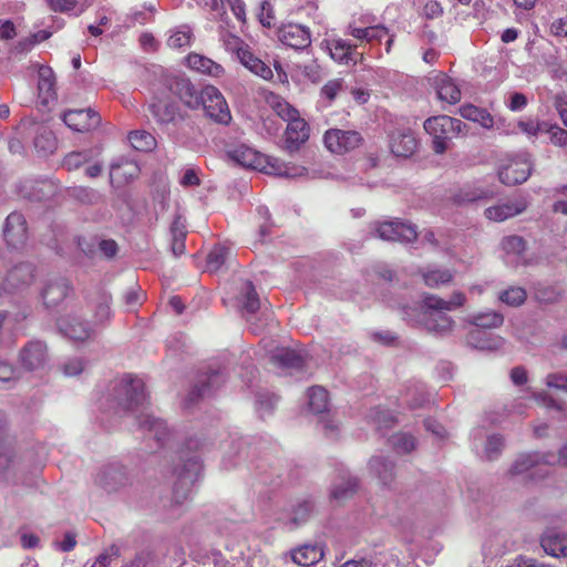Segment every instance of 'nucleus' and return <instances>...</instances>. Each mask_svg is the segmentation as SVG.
Listing matches in <instances>:
<instances>
[{
    "mask_svg": "<svg viewBox=\"0 0 567 567\" xmlns=\"http://www.w3.org/2000/svg\"><path fill=\"white\" fill-rule=\"evenodd\" d=\"M111 399L116 414H133L138 421V427L153 435L161 445L169 436V430L165 422L145 413L147 395L142 379L124 377L116 381L112 388Z\"/></svg>",
    "mask_w": 567,
    "mask_h": 567,
    "instance_id": "nucleus-1",
    "label": "nucleus"
},
{
    "mask_svg": "<svg viewBox=\"0 0 567 567\" xmlns=\"http://www.w3.org/2000/svg\"><path fill=\"white\" fill-rule=\"evenodd\" d=\"M466 128L458 118L437 115L424 122V130L433 137L432 147L436 154H443L449 148L453 137H457Z\"/></svg>",
    "mask_w": 567,
    "mask_h": 567,
    "instance_id": "nucleus-2",
    "label": "nucleus"
},
{
    "mask_svg": "<svg viewBox=\"0 0 567 567\" xmlns=\"http://www.w3.org/2000/svg\"><path fill=\"white\" fill-rule=\"evenodd\" d=\"M430 295L424 296L420 313L421 324L431 333L437 336L449 334L454 327V320L446 315L449 310L439 307H432Z\"/></svg>",
    "mask_w": 567,
    "mask_h": 567,
    "instance_id": "nucleus-3",
    "label": "nucleus"
},
{
    "mask_svg": "<svg viewBox=\"0 0 567 567\" xmlns=\"http://www.w3.org/2000/svg\"><path fill=\"white\" fill-rule=\"evenodd\" d=\"M200 106L205 114L216 123L227 125L231 121V114L226 100L219 90L213 85L202 89Z\"/></svg>",
    "mask_w": 567,
    "mask_h": 567,
    "instance_id": "nucleus-4",
    "label": "nucleus"
},
{
    "mask_svg": "<svg viewBox=\"0 0 567 567\" xmlns=\"http://www.w3.org/2000/svg\"><path fill=\"white\" fill-rule=\"evenodd\" d=\"M363 141L362 134L354 130L330 128L323 136L326 147L340 155L358 148Z\"/></svg>",
    "mask_w": 567,
    "mask_h": 567,
    "instance_id": "nucleus-5",
    "label": "nucleus"
},
{
    "mask_svg": "<svg viewBox=\"0 0 567 567\" xmlns=\"http://www.w3.org/2000/svg\"><path fill=\"white\" fill-rule=\"evenodd\" d=\"M200 470L202 465L197 456L187 460L173 489V499L177 504H182L188 498L192 492V485L199 476Z\"/></svg>",
    "mask_w": 567,
    "mask_h": 567,
    "instance_id": "nucleus-6",
    "label": "nucleus"
},
{
    "mask_svg": "<svg viewBox=\"0 0 567 567\" xmlns=\"http://www.w3.org/2000/svg\"><path fill=\"white\" fill-rule=\"evenodd\" d=\"M128 482V472L120 463H110L102 466L95 477V483L109 493L126 486Z\"/></svg>",
    "mask_w": 567,
    "mask_h": 567,
    "instance_id": "nucleus-7",
    "label": "nucleus"
},
{
    "mask_svg": "<svg viewBox=\"0 0 567 567\" xmlns=\"http://www.w3.org/2000/svg\"><path fill=\"white\" fill-rule=\"evenodd\" d=\"M19 361L23 369L28 371L42 370L49 362L48 347L43 341H29L19 353Z\"/></svg>",
    "mask_w": 567,
    "mask_h": 567,
    "instance_id": "nucleus-8",
    "label": "nucleus"
},
{
    "mask_svg": "<svg viewBox=\"0 0 567 567\" xmlns=\"http://www.w3.org/2000/svg\"><path fill=\"white\" fill-rule=\"evenodd\" d=\"M58 327L61 333L78 342L90 341L95 336L94 328L76 315H68L59 319Z\"/></svg>",
    "mask_w": 567,
    "mask_h": 567,
    "instance_id": "nucleus-9",
    "label": "nucleus"
},
{
    "mask_svg": "<svg viewBox=\"0 0 567 567\" xmlns=\"http://www.w3.org/2000/svg\"><path fill=\"white\" fill-rule=\"evenodd\" d=\"M3 239L11 248H21L28 240L27 220L21 213L9 214L3 226Z\"/></svg>",
    "mask_w": 567,
    "mask_h": 567,
    "instance_id": "nucleus-10",
    "label": "nucleus"
},
{
    "mask_svg": "<svg viewBox=\"0 0 567 567\" xmlns=\"http://www.w3.org/2000/svg\"><path fill=\"white\" fill-rule=\"evenodd\" d=\"M378 236L383 240H398L411 243L417 237L416 227L399 219L384 221L375 229Z\"/></svg>",
    "mask_w": 567,
    "mask_h": 567,
    "instance_id": "nucleus-11",
    "label": "nucleus"
},
{
    "mask_svg": "<svg viewBox=\"0 0 567 567\" xmlns=\"http://www.w3.org/2000/svg\"><path fill=\"white\" fill-rule=\"evenodd\" d=\"M532 164L527 159H511L498 168V179L506 186H515L527 181Z\"/></svg>",
    "mask_w": 567,
    "mask_h": 567,
    "instance_id": "nucleus-12",
    "label": "nucleus"
},
{
    "mask_svg": "<svg viewBox=\"0 0 567 567\" xmlns=\"http://www.w3.org/2000/svg\"><path fill=\"white\" fill-rule=\"evenodd\" d=\"M280 42L296 50H303L311 44L310 30L301 24L288 23L278 30Z\"/></svg>",
    "mask_w": 567,
    "mask_h": 567,
    "instance_id": "nucleus-13",
    "label": "nucleus"
},
{
    "mask_svg": "<svg viewBox=\"0 0 567 567\" xmlns=\"http://www.w3.org/2000/svg\"><path fill=\"white\" fill-rule=\"evenodd\" d=\"M63 122L75 132H85L96 128L101 123V116L91 109L69 110L63 113Z\"/></svg>",
    "mask_w": 567,
    "mask_h": 567,
    "instance_id": "nucleus-14",
    "label": "nucleus"
},
{
    "mask_svg": "<svg viewBox=\"0 0 567 567\" xmlns=\"http://www.w3.org/2000/svg\"><path fill=\"white\" fill-rule=\"evenodd\" d=\"M231 158L239 165L267 174L271 157L266 156L246 145H240L230 152Z\"/></svg>",
    "mask_w": 567,
    "mask_h": 567,
    "instance_id": "nucleus-15",
    "label": "nucleus"
},
{
    "mask_svg": "<svg viewBox=\"0 0 567 567\" xmlns=\"http://www.w3.org/2000/svg\"><path fill=\"white\" fill-rule=\"evenodd\" d=\"M72 292V287L68 279L55 278L49 280L41 291L43 305L47 308H55L65 300Z\"/></svg>",
    "mask_w": 567,
    "mask_h": 567,
    "instance_id": "nucleus-16",
    "label": "nucleus"
},
{
    "mask_svg": "<svg viewBox=\"0 0 567 567\" xmlns=\"http://www.w3.org/2000/svg\"><path fill=\"white\" fill-rule=\"evenodd\" d=\"M148 111L156 123L163 127L175 124L181 117L176 103L159 96H155L150 103Z\"/></svg>",
    "mask_w": 567,
    "mask_h": 567,
    "instance_id": "nucleus-17",
    "label": "nucleus"
},
{
    "mask_svg": "<svg viewBox=\"0 0 567 567\" xmlns=\"http://www.w3.org/2000/svg\"><path fill=\"white\" fill-rule=\"evenodd\" d=\"M332 60L341 64H355L359 59V53L355 51V45H351L342 39L324 40L321 43Z\"/></svg>",
    "mask_w": 567,
    "mask_h": 567,
    "instance_id": "nucleus-18",
    "label": "nucleus"
},
{
    "mask_svg": "<svg viewBox=\"0 0 567 567\" xmlns=\"http://www.w3.org/2000/svg\"><path fill=\"white\" fill-rule=\"evenodd\" d=\"M309 126L303 118L292 120L285 131V144L289 152L298 151L309 138Z\"/></svg>",
    "mask_w": 567,
    "mask_h": 567,
    "instance_id": "nucleus-19",
    "label": "nucleus"
},
{
    "mask_svg": "<svg viewBox=\"0 0 567 567\" xmlns=\"http://www.w3.org/2000/svg\"><path fill=\"white\" fill-rule=\"evenodd\" d=\"M506 475L514 484L528 485L532 481V454H518L511 464Z\"/></svg>",
    "mask_w": 567,
    "mask_h": 567,
    "instance_id": "nucleus-20",
    "label": "nucleus"
},
{
    "mask_svg": "<svg viewBox=\"0 0 567 567\" xmlns=\"http://www.w3.org/2000/svg\"><path fill=\"white\" fill-rule=\"evenodd\" d=\"M417 147V141L411 131H395L390 136V148L396 157H410Z\"/></svg>",
    "mask_w": 567,
    "mask_h": 567,
    "instance_id": "nucleus-21",
    "label": "nucleus"
},
{
    "mask_svg": "<svg viewBox=\"0 0 567 567\" xmlns=\"http://www.w3.org/2000/svg\"><path fill=\"white\" fill-rule=\"evenodd\" d=\"M441 101L456 104L461 100V90L445 73L439 72L430 79Z\"/></svg>",
    "mask_w": 567,
    "mask_h": 567,
    "instance_id": "nucleus-22",
    "label": "nucleus"
},
{
    "mask_svg": "<svg viewBox=\"0 0 567 567\" xmlns=\"http://www.w3.org/2000/svg\"><path fill=\"white\" fill-rule=\"evenodd\" d=\"M371 475L378 478L380 484L390 487L395 478V465L384 456H372L368 464Z\"/></svg>",
    "mask_w": 567,
    "mask_h": 567,
    "instance_id": "nucleus-23",
    "label": "nucleus"
},
{
    "mask_svg": "<svg viewBox=\"0 0 567 567\" xmlns=\"http://www.w3.org/2000/svg\"><path fill=\"white\" fill-rule=\"evenodd\" d=\"M540 546L553 557H567V534L548 529L540 537Z\"/></svg>",
    "mask_w": 567,
    "mask_h": 567,
    "instance_id": "nucleus-24",
    "label": "nucleus"
},
{
    "mask_svg": "<svg viewBox=\"0 0 567 567\" xmlns=\"http://www.w3.org/2000/svg\"><path fill=\"white\" fill-rule=\"evenodd\" d=\"M359 488L358 477L351 475L348 471L341 470L339 481L336 482L331 489V497L338 502L352 497Z\"/></svg>",
    "mask_w": 567,
    "mask_h": 567,
    "instance_id": "nucleus-25",
    "label": "nucleus"
},
{
    "mask_svg": "<svg viewBox=\"0 0 567 567\" xmlns=\"http://www.w3.org/2000/svg\"><path fill=\"white\" fill-rule=\"evenodd\" d=\"M526 208V202L503 203L486 208L484 215L492 221L501 223L523 213Z\"/></svg>",
    "mask_w": 567,
    "mask_h": 567,
    "instance_id": "nucleus-26",
    "label": "nucleus"
},
{
    "mask_svg": "<svg viewBox=\"0 0 567 567\" xmlns=\"http://www.w3.org/2000/svg\"><path fill=\"white\" fill-rule=\"evenodd\" d=\"M38 90L42 104H49L56 99L55 76L50 66L41 65L38 70Z\"/></svg>",
    "mask_w": 567,
    "mask_h": 567,
    "instance_id": "nucleus-27",
    "label": "nucleus"
},
{
    "mask_svg": "<svg viewBox=\"0 0 567 567\" xmlns=\"http://www.w3.org/2000/svg\"><path fill=\"white\" fill-rule=\"evenodd\" d=\"M33 277V267L30 264L21 262L8 271L6 284L11 289H19L29 286Z\"/></svg>",
    "mask_w": 567,
    "mask_h": 567,
    "instance_id": "nucleus-28",
    "label": "nucleus"
},
{
    "mask_svg": "<svg viewBox=\"0 0 567 567\" xmlns=\"http://www.w3.org/2000/svg\"><path fill=\"white\" fill-rule=\"evenodd\" d=\"M270 360L275 365L284 369L300 370L305 364V355L288 348L278 349Z\"/></svg>",
    "mask_w": 567,
    "mask_h": 567,
    "instance_id": "nucleus-29",
    "label": "nucleus"
},
{
    "mask_svg": "<svg viewBox=\"0 0 567 567\" xmlns=\"http://www.w3.org/2000/svg\"><path fill=\"white\" fill-rule=\"evenodd\" d=\"M224 382L220 371H212L204 381L196 384L188 394V400L195 402L197 399L209 395Z\"/></svg>",
    "mask_w": 567,
    "mask_h": 567,
    "instance_id": "nucleus-30",
    "label": "nucleus"
},
{
    "mask_svg": "<svg viewBox=\"0 0 567 567\" xmlns=\"http://www.w3.org/2000/svg\"><path fill=\"white\" fill-rule=\"evenodd\" d=\"M137 174L138 167L135 164L123 159L111 165L110 183L112 186L115 184L120 186L134 178Z\"/></svg>",
    "mask_w": 567,
    "mask_h": 567,
    "instance_id": "nucleus-31",
    "label": "nucleus"
},
{
    "mask_svg": "<svg viewBox=\"0 0 567 567\" xmlns=\"http://www.w3.org/2000/svg\"><path fill=\"white\" fill-rule=\"evenodd\" d=\"M323 557L322 547L306 544L292 551V560L297 565L308 567L317 564Z\"/></svg>",
    "mask_w": 567,
    "mask_h": 567,
    "instance_id": "nucleus-32",
    "label": "nucleus"
},
{
    "mask_svg": "<svg viewBox=\"0 0 567 567\" xmlns=\"http://www.w3.org/2000/svg\"><path fill=\"white\" fill-rule=\"evenodd\" d=\"M240 303L243 315L248 317L255 315L260 308V301L255 286L247 280L243 284L240 292ZM249 320V318H247Z\"/></svg>",
    "mask_w": 567,
    "mask_h": 567,
    "instance_id": "nucleus-33",
    "label": "nucleus"
},
{
    "mask_svg": "<svg viewBox=\"0 0 567 567\" xmlns=\"http://www.w3.org/2000/svg\"><path fill=\"white\" fill-rule=\"evenodd\" d=\"M187 64L193 70L216 78L220 76L224 73V69L221 65L206 56L196 53H192L187 56Z\"/></svg>",
    "mask_w": 567,
    "mask_h": 567,
    "instance_id": "nucleus-34",
    "label": "nucleus"
},
{
    "mask_svg": "<svg viewBox=\"0 0 567 567\" xmlns=\"http://www.w3.org/2000/svg\"><path fill=\"white\" fill-rule=\"evenodd\" d=\"M171 250L174 256H181L185 251L186 226L181 216H176L171 226Z\"/></svg>",
    "mask_w": 567,
    "mask_h": 567,
    "instance_id": "nucleus-35",
    "label": "nucleus"
},
{
    "mask_svg": "<svg viewBox=\"0 0 567 567\" xmlns=\"http://www.w3.org/2000/svg\"><path fill=\"white\" fill-rule=\"evenodd\" d=\"M468 321L478 328L496 329L504 323V316L498 311L488 310L472 315Z\"/></svg>",
    "mask_w": 567,
    "mask_h": 567,
    "instance_id": "nucleus-36",
    "label": "nucleus"
},
{
    "mask_svg": "<svg viewBox=\"0 0 567 567\" xmlns=\"http://www.w3.org/2000/svg\"><path fill=\"white\" fill-rule=\"evenodd\" d=\"M460 115L472 122L480 123L485 128L494 126L493 116L484 109H480L472 104L463 105L460 107Z\"/></svg>",
    "mask_w": 567,
    "mask_h": 567,
    "instance_id": "nucleus-37",
    "label": "nucleus"
},
{
    "mask_svg": "<svg viewBox=\"0 0 567 567\" xmlns=\"http://www.w3.org/2000/svg\"><path fill=\"white\" fill-rule=\"evenodd\" d=\"M111 296L106 292H99L95 299L93 300L94 303V324H105L109 322L111 318Z\"/></svg>",
    "mask_w": 567,
    "mask_h": 567,
    "instance_id": "nucleus-38",
    "label": "nucleus"
},
{
    "mask_svg": "<svg viewBox=\"0 0 567 567\" xmlns=\"http://www.w3.org/2000/svg\"><path fill=\"white\" fill-rule=\"evenodd\" d=\"M536 134L544 136L545 140L550 141L557 146H565L567 144V131L557 125L539 124L537 130H534V135Z\"/></svg>",
    "mask_w": 567,
    "mask_h": 567,
    "instance_id": "nucleus-39",
    "label": "nucleus"
},
{
    "mask_svg": "<svg viewBox=\"0 0 567 567\" xmlns=\"http://www.w3.org/2000/svg\"><path fill=\"white\" fill-rule=\"evenodd\" d=\"M69 195L79 200L82 204L86 205H96L101 202H103L104 197L103 195L97 192L96 189H93L91 187L85 186H74L69 188Z\"/></svg>",
    "mask_w": 567,
    "mask_h": 567,
    "instance_id": "nucleus-40",
    "label": "nucleus"
},
{
    "mask_svg": "<svg viewBox=\"0 0 567 567\" xmlns=\"http://www.w3.org/2000/svg\"><path fill=\"white\" fill-rule=\"evenodd\" d=\"M306 172L305 167L295 165H287L280 162L278 158L271 157L267 174L285 176V177H299Z\"/></svg>",
    "mask_w": 567,
    "mask_h": 567,
    "instance_id": "nucleus-41",
    "label": "nucleus"
},
{
    "mask_svg": "<svg viewBox=\"0 0 567 567\" xmlns=\"http://www.w3.org/2000/svg\"><path fill=\"white\" fill-rule=\"evenodd\" d=\"M539 463L548 465L560 464L567 467V441L561 445L558 453H534V466Z\"/></svg>",
    "mask_w": 567,
    "mask_h": 567,
    "instance_id": "nucleus-42",
    "label": "nucleus"
},
{
    "mask_svg": "<svg viewBox=\"0 0 567 567\" xmlns=\"http://www.w3.org/2000/svg\"><path fill=\"white\" fill-rule=\"evenodd\" d=\"M131 145L141 152L152 151L156 145L155 137L146 131H134L128 135Z\"/></svg>",
    "mask_w": 567,
    "mask_h": 567,
    "instance_id": "nucleus-43",
    "label": "nucleus"
},
{
    "mask_svg": "<svg viewBox=\"0 0 567 567\" xmlns=\"http://www.w3.org/2000/svg\"><path fill=\"white\" fill-rule=\"evenodd\" d=\"M309 408L313 413H323L328 406V392L322 386H312L308 392Z\"/></svg>",
    "mask_w": 567,
    "mask_h": 567,
    "instance_id": "nucleus-44",
    "label": "nucleus"
},
{
    "mask_svg": "<svg viewBox=\"0 0 567 567\" xmlns=\"http://www.w3.org/2000/svg\"><path fill=\"white\" fill-rule=\"evenodd\" d=\"M230 255L229 248L216 245L207 255V268L209 271H217L226 262Z\"/></svg>",
    "mask_w": 567,
    "mask_h": 567,
    "instance_id": "nucleus-45",
    "label": "nucleus"
},
{
    "mask_svg": "<svg viewBox=\"0 0 567 567\" xmlns=\"http://www.w3.org/2000/svg\"><path fill=\"white\" fill-rule=\"evenodd\" d=\"M465 301L466 297L461 291L453 292L450 300H444L439 296L430 295V302H432V307L443 308L449 311L462 307L465 303Z\"/></svg>",
    "mask_w": 567,
    "mask_h": 567,
    "instance_id": "nucleus-46",
    "label": "nucleus"
},
{
    "mask_svg": "<svg viewBox=\"0 0 567 567\" xmlns=\"http://www.w3.org/2000/svg\"><path fill=\"white\" fill-rule=\"evenodd\" d=\"M453 275L450 270L432 269L423 274V280L430 288H439L441 285L451 282Z\"/></svg>",
    "mask_w": 567,
    "mask_h": 567,
    "instance_id": "nucleus-47",
    "label": "nucleus"
},
{
    "mask_svg": "<svg viewBox=\"0 0 567 567\" xmlns=\"http://www.w3.org/2000/svg\"><path fill=\"white\" fill-rule=\"evenodd\" d=\"M392 447L401 454H406L415 449V439L406 433H398L391 436Z\"/></svg>",
    "mask_w": 567,
    "mask_h": 567,
    "instance_id": "nucleus-48",
    "label": "nucleus"
},
{
    "mask_svg": "<svg viewBox=\"0 0 567 567\" xmlns=\"http://www.w3.org/2000/svg\"><path fill=\"white\" fill-rule=\"evenodd\" d=\"M313 511V503L310 499L298 502L291 511V522L296 525L308 520Z\"/></svg>",
    "mask_w": 567,
    "mask_h": 567,
    "instance_id": "nucleus-49",
    "label": "nucleus"
},
{
    "mask_svg": "<svg viewBox=\"0 0 567 567\" xmlns=\"http://www.w3.org/2000/svg\"><path fill=\"white\" fill-rule=\"evenodd\" d=\"M504 449V439L499 434L489 435L486 440L484 454L488 461L499 457Z\"/></svg>",
    "mask_w": 567,
    "mask_h": 567,
    "instance_id": "nucleus-50",
    "label": "nucleus"
},
{
    "mask_svg": "<svg viewBox=\"0 0 567 567\" xmlns=\"http://www.w3.org/2000/svg\"><path fill=\"white\" fill-rule=\"evenodd\" d=\"M527 293L523 288L512 287L499 295V300L508 306H519L526 300Z\"/></svg>",
    "mask_w": 567,
    "mask_h": 567,
    "instance_id": "nucleus-51",
    "label": "nucleus"
},
{
    "mask_svg": "<svg viewBox=\"0 0 567 567\" xmlns=\"http://www.w3.org/2000/svg\"><path fill=\"white\" fill-rule=\"evenodd\" d=\"M177 97L187 107L195 110L200 106L202 91L198 92L192 83Z\"/></svg>",
    "mask_w": 567,
    "mask_h": 567,
    "instance_id": "nucleus-52",
    "label": "nucleus"
},
{
    "mask_svg": "<svg viewBox=\"0 0 567 567\" xmlns=\"http://www.w3.org/2000/svg\"><path fill=\"white\" fill-rule=\"evenodd\" d=\"M34 146L43 152H52L55 147V138L51 131L43 128L34 138Z\"/></svg>",
    "mask_w": 567,
    "mask_h": 567,
    "instance_id": "nucleus-53",
    "label": "nucleus"
},
{
    "mask_svg": "<svg viewBox=\"0 0 567 567\" xmlns=\"http://www.w3.org/2000/svg\"><path fill=\"white\" fill-rule=\"evenodd\" d=\"M90 153L89 152H71L63 159V167L68 171L78 169L80 166L89 162Z\"/></svg>",
    "mask_w": 567,
    "mask_h": 567,
    "instance_id": "nucleus-54",
    "label": "nucleus"
},
{
    "mask_svg": "<svg viewBox=\"0 0 567 567\" xmlns=\"http://www.w3.org/2000/svg\"><path fill=\"white\" fill-rule=\"evenodd\" d=\"M220 38L226 50L235 52L238 58L239 53H241V51H245L247 48V45L244 44L243 40L239 37L231 34L229 32L223 31L220 33Z\"/></svg>",
    "mask_w": 567,
    "mask_h": 567,
    "instance_id": "nucleus-55",
    "label": "nucleus"
},
{
    "mask_svg": "<svg viewBox=\"0 0 567 567\" xmlns=\"http://www.w3.org/2000/svg\"><path fill=\"white\" fill-rule=\"evenodd\" d=\"M257 17L262 27L271 28L275 25L274 7H272L270 0L261 1L260 9H259Z\"/></svg>",
    "mask_w": 567,
    "mask_h": 567,
    "instance_id": "nucleus-56",
    "label": "nucleus"
},
{
    "mask_svg": "<svg viewBox=\"0 0 567 567\" xmlns=\"http://www.w3.org/2000/svg\"><path fill=\"white\" fill-rule=\"evenodd\" d=\"M503 248L507 254L519 256L526 249V241L520 236H509L503 240Z\"/></svg>",
    "mask_w": 567,
    "mask_h": 567,
    "instance_id": "nucleus-57",
    "label": "nucleus"
},
{
    "mask_svg": "<svg viewBox=\"0 0 567 567\" xmlns=\"http://www.w3.org/2000/svg\"><path fill=\"white\" fill-rule=\"evenodd\" d=\"M190 35L189 30H177L168 38L167 44L173 49L187 47L190 43Z\"/></svg>",
    "mask_w": 567,
    "mask_h": 567,
    "instance_id": "nucleus-58",
    "label": "nucleus"
},
{
    "mask_svg": "<svg viewBox=\"0 0 567 567\" xmlns=\"http://www.w3.org/2000/svg\"><path fill=\"white\" fill-rule=\"evenodd\" d=\"M192 82L186 78L173 76L166 80L168 91L178 96Z\"/></svg>",
    "mask_w": 567,
    "mask_h": 567,
    "instance_id": "nucleus-59",
    "label": "nucleus"
},
{
    "mask_svg": "<svg viewBox=\"0 0 567 567\" xmlns=\"http://www.w3.org/2000/svg\"><path fill=\"white\" fill-rule=\"evenodd\" d=\"M13 464V453L6 443H0V476Z\"/></svg>",
    "mask_w": 567,
    "mask_h": 567,
    "instance_id": "nucleus-60",
    "label": "nucleus"
},
{
    "mask_svg": "<svg viewBox=\"0 0 567 567\" xmlns=\"http://www.w3.org/2000/svg\"><path fill=\"white\" fill-rule=\"evenodd\" d=\"M342 89V80L341 79H334L328 81L321 89V94L329 101H333L337 96V94Z\"/></svg>",
    "mask_w": 567,
    "mask_h": 567,
    "instance_id": "nucleus-61",
    "label": "nucleus"
},
{
    "mask_svg": "<svg viewBox=\"0 0 567 567\" xmlns=\"http://www.w3.org/2000/svg\"><path fill=\"white\" fill-rule=\"evenodd\" d=\"M49 8L54 12L66 13L75 9L76 0H45Z\"/></svg>",
    "mask_w": 567,
    "mask_h": 567,
    "instance_id": "nucleus-62",
    "label": "nucleus"
},
{
    "mask_svg": "<svg viewBox=\"0 0 567 567\" xmlns=\"http://www.w3.org/2000/svg\"><path fill=\"white\" fill-rule=\"evenodd\" d=\"M278 401V398L274 394H258L257 396V404L258 410L264 414L270 413L272 409L275 408L276 403Z\"/></svg>",
    "mask_w": 567,
    "mask_h": 567,
    "instance_id": "nucleus-63",
    "label": "nucleus"
},
{
    "mask_svg": "<svg viewBox=\"0 0 567 567\" xmlns=\"http://www.w3.org/2000/svg\"><path fill=\"white\" fill-rule=\"evenodd\" d=\"M546 384L549 388L567 391V373H553L546 378Z\"/></svg>",
    "mask_w": 567,
    "mask_h": 567,
    "instance_id": "nucleus-64",
    "label": "nucleus"
}]
</instances>
